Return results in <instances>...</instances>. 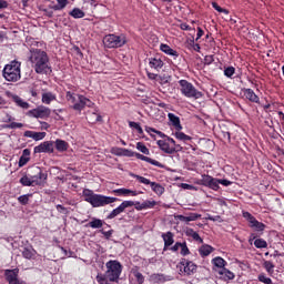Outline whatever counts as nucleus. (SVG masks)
Returning a JSON list of instances; mask_svg holds the SVG:
<instances>
[{"instance_id":"nucleus-18","label":"nucleus","mask_w":284,"mask_h":284,"mask_svg":"<svg viewBox=\"0 0 284 284\" xmlns=\"http://www.w3.org/2000/svg\"><path fill=\"white\" fill-rule=\"evenodd\" d=\"M244 97L251 101L252 103H260L261 99L258 98V95H256V93L254 92V90L252 89H244Z\"/></svg>"},{"instance_id":"nucleus-16","label":"nucleus","mask_w":284,"mask_h":284,"mask_svg":"<svg viewBox=\"0 0 284 284\" xmlns=\"http://www.w3.org/2000/svg\"><path fill=\"white\" fill-rule=\"evenodd\" d=\"M24 136L33 139V141H43L45 139V132L26 131Z\"/></svg>"},{"instance_id":"nucleus-62","label":"nucleus","mask_w":284,"mask_h":284,"mask_svg":"<svg viewBox=\"0 0 284 284\" xmlns=\"http://www.w3.org/2000/svg\"><path fill=\"white\" fill-rule=\"evenodd\" d=\"M209 221H213V222H219V223H222L223 220L221 219V215H215V216H212V215H209Z\"/></svg>"},{"instance_id":"nucleus-49","label":"nucleus","mask_w":284,"mask_h":284,"mask_svg":"<svg viewBox=\"0 0 284 284\" xmlns=\"http://www.w3.org/2000/svg\"><path fill=\"white\" fill-rule=\"evenodd\" d=\"M129 126L133 128L134 130H136V132L139 134H143V128H141V124L131 121V122H129Z\"/></svg>"},{"instance_id":"nucleus-9","label":"nucleus","mask_w":284,"mask_h":284,"mask_svg":"<svg viewBox=\"0 0 284 284\" xmlns=\"http://www.w3.org/2000/svg\"><path fill=\"white\" fill-rule=\"evenodd\" d=\"M133 179H136V181H139V183H142L143 185H150L151 190H153V192L159 196H161V194L165 192V189L161 184L152 182L144 176L133 174Z\"/></svg>"},{"instance_id":"nucleus-35","label":"nucleus","mask_w":284,"mask_h":284,"mask_svg":"<svg viewBox=\"0 0 284 284\" xmlns=\"http://www.w3.org/2000/svg\"><path fill=\"white\" fill-rule=\"evenodd\" d=\"M70 17H73V19H83L85 17V12L79 8H74L71 12H69Z\"/></svg>"},{"instance_id":"nucleus-47","label":"nucleus","mask_w":284,"mask_h":284,"mask_svg":"<svg viewBox=\"0 0 284 284\" xmlns=\"http://www.w3.org/2000/svg\"><path fill=\"white\" fill-rule=\"evenodd\" d=\"M142 205H143L144 210H152V207H154L156 205V201L146 200V201L142 202Z\"/></svg>"},{"instance_id":"nucleus-58","label":"nucleus","mask_w":284,"mask_h":284,"mask_svg":"<svg viewBox=\"0 0 284 284\" xmlns=\"http://www.w3.org/2000/svg\"><path fill=\"white\" fill-rule=\"evenodd\" d=\"M204 63L205 65H212L214 63V55H205Z\"/></svg>"},{"instance_id":"nucleus-36","label":"nucleus","mask_w":284,"mask_h":284,"mask_svg":"<svg viewBox=\"0 0 284 284\" xmlns=\"http://www.w3.org/2000/svg\"><path fill=\"white\" fill-rule=\"evenodd\" d=\"M219 274L221 276H224L225 281H233V278H234V274L227 268L220 270Z\"/></svg>"},{"instance_id":"nucleus-22","label":"nucleus","mask_w":284,"mask_h":284,"mask_svg":"<svg viewBox=\"0 0 284 284\" xmlns=\"http://www.w3.org/2000/svg\"><path fill=\"white\" fill-rule=\"evenodd\" d=\"M52 101H57V94L52 92L42 93V103H44L45 105H50Z\"/></svg>"},{"instance_id":"nucleus-34","label":"nucleus","mask_w":284,"mask_h":284,"mask_svg":"<svg viewBox=\"0 0 284 284\" xmlns=\"http://www.w3.org/2000/svg\"><path fill=\"white\" fill-rule=\"evenodd\" d=\"M34 180L32 178H30V175H24L20 179V183L21 185H23L24 187H30L32 185H34Z\"/></svg>"},{"instance_id":"nucleus-55","label":"nucleus","mask_w":284,"mask_h":284,"mask_svg":"<svg viewBox=\"0 0 284 284\" xmlns=\"http://www.w3.org/2000/svg\"><path fill=\"white\" fill-rule=\"evenodd\" d=\"M180 247H181L182 256H187V254H190V248L187 247V243L183 242Z\"/></svg>"},{"instance_id":"nucleus-24","label":"nucleus","mask_w":284,"mask_h":284,"mask_svg":"<svg viewBox=\"0 0 284 284\" xmlns=\"http://www.w3.org/2000/svg\"><path fill=\"white\" fill-rule=\"evenodd\" d=\"M162 239L164 241V248L170 247L174 244V234L172 232H166L165 234H162Z\"/></svg>"},{"instance_id":"nucleus-56","label":"nucleus","mask_w":284,"mask_h":284,"mask_svg":"<svg viewBox=\"0 0 284 284\" xmlns=\"http://www.w3.org/2000/svg\"><path fill=\"white\" fill-rule=\"evenodd\" d=\"M146 132H154V134H158L159 136H161V139H165V133H163L154 128H148Z\"/></svg>"},{"instance_id":"nucleus-40","label":"nucleus","mask_w":284,"mask_h":284,"mask_svg":"<svg viewBox=\"0 0 284 284\" xmlns=\"http://www.w3.org/2000/svg\"><path fill=\"white\" fill-rule=\"evenodd\" d=\"M250 227H253L256 232H263L265 230L263 222H258L257 220H255Z\"/></svg>"},{"instance_id":"nucleus-63","label":"nucleus","mask_w":284,"mask_h":284,"mask_svg":"<svg viewBox=\"0 0 284 284\" xmlns=\"http://www.w3.org/2000/svg\"><path fill=\"white\" fill-rule=\"evenodd\" d=\"M219 185H224V187H227L232 185V181L230 180H219Z\"/></svg>"},{"instance_id":"nucleus-43","label":"nucleus","mask_w":284,"mask_h":284,"mask_svg":"<svg viewBox=\"0 0 284 284\" xmlns=\"http://www.w3.org/2000/svg\"><path fill=\"white\" fill-rule=\"evenodd\" d=\"M119 214H123V209L121 207V205H119L116 209H114V210L108 215V219H110V220L116 219V216H119Z\"/></svg>"},{"instance_id":"nucleus-29","label":"nucleus","mask_w":284,"mask_h":284,"mask_svg":"<svg viewBox=\"0 0 284 284\" xmlns=\"http://www.w3.org/2000/svg\"><path fill=\"white\" fill-rule=\"evenodd\" d=\"M89 123H103V116L97 112H92L88 115Z\"/></svg>"},{"instance_id":"nucleus-3","label":"nucleus","mask_w":284,"mask_h":284,"mask_svg":"<svg viewBox=\"0 0 284 284\" xmlns=\"http://www.w3.org/2000/svg\"><path fill=\"white\" fill-rule=\"evenodd\" d=\"M82 194L84 196V201L90 203L92 207H105V205H110L111 203H116V201H119L118 197L97 194L90 189H84Z\"/></svg>"},{"instance_id":"nucleus-57","label":"nucleus","mask_w":284,"mask_h":284,"mask_svg":"<svg viewBox=\"0 0 284 284\" xmlns=\"http://www.w3.org/2000/svg\"><path fill=\"white\" fill-rule=\"evenodd\" d=\"M55 209L60 214H70V211L61 204H58Z\"/></svg>"},{"instance_id":"nucleus-41","label":"nucleus","mask_w":284,"mask_h":284,"mask_svg":"<svg viewBox=\"0 0 284 284\" xmlns=\"http://www.w3.org/2000/svg\"><path fill=\"white\" fill-rule=\"evenodd\" d=\"M263 267L266 270L267 274H274V263L271 261H264Z\"/></svg>"},{"instance_id":"nucleus-32","label":"nucleus","mask_w":284,"mask_h":284,"mask_svg":"<svg viewBox=\"0 0 284 284\" xmlns=\"http://www.w3.org/2000/svg\"><path fill=\"white\" fill-rule=\"evenodd\" d=\"M23 258H28L29 261L37 256V251L34 248L24 247L22 251Z\"/></svg>"},{"instance_id":"nucleus-12","label":"nucleus","mask_w":284,"mask_h":284,"mask_svg":"<svg viewBox=\"0 0 284 284\" xmlns=\"http://www.w3.org/2000/svg\"><path fill=\"white\" fill-rule=\"evenodd\" d=\"M34 154H52L54 153V142L53 141H44L40 143L38 146L33 149Z\"/></svg>"},{"instance_id":"nucleus-14","label":"nucleus","mask_w":284,"mask_h":284,"mask_svg":"<svg viewBox=\"0 0 284 284\" xmlns=\"http://www.w3.org/2000/svg\"><path fill=\"white\" fill-rule=\"evenodd\" d=\"M30 114H32V116L36 119H48V116L51 114V111L50 108L38 106L37 109L31 110Z\"/></svg>"},{"instance_id":"nucleus-5","label":"nucleus","mask_w":284,"mask_h":284,"mask_svg":"<svg viewBox=\"0 0 284 284\" xmlns=\"http://www.w3.org/2000/svg\"><path fill=\"white\" fill-rule=\"evenodd\" d=\"M2 77L9 82L19 81L21 79V62L13 60L7 64L2 71Z\"/></svg>"},{"instance_id":"nucleus-4","label":"nucleus","mask_w":284,"mask_h":284,"mask_svg":"<svg viewBox=\"0 0 284 284\" xmlns=\"http://www.w3.org/2000/svg\"><path fill=\"white\" fill-rule=\"evenodd\" d=\"M65 99L69 103H71L72 110H75V112H81L85 108H92L94 105V102L85 95L72 93V91H67Z\"/></svg>"},{"instance_id":"nucleus-25","label":"nucleus","mask_w":284,"mask_h":284,"mask_svg":"<svg viewBox=\"0 0 284 284\" xmlns=\"http://www.w3.org/2000/svg\"><path fill=\"white\" fill-rule=\"evenodd\" d=\"M53 145H55V150L58 152H67L69 144L64 140L58 139L55 142H53Z\"/></svg>"},{"instance_id":"nucleus-19","label":"nucleus","mask_w":284,"mask_h":284,"mask_svg":"<svg viewBox=\"0 0 284 284\" xmlns=\"http://www.w3.org/2000/svg\"><path fill=\"white\" fill-rule=\"evenodd\" d=\"M197 219H201V214L199 213H190L189 215H178V221H181L182 223H190L192 221H197Z\"/></svg>"},{"instance_id":"nucleus-31","label":"nucleus","mask_w":284,"mask_h":284,"mask_svg":"<svg viewBox=\"0 0 284 284\" xmlns=\"http://www.w3.org/2000/svg\"><path fill=\"white\" fill-rule=\"evenodd\" d=\"M212 263L215 267H219L220 270H225V265H227V262L221 256H217L212 260Z\"/></svg>"},{"instance_id":"nucleus-20","label":"nucleus","mask_w":284,"mask_h":284,"mask_svg":"<svg viewBox=\"0 0 284 284\" xmlns=\"http://www.w3.org/2000/svg\"><path fill=\"white\" fill-rule=\"evenodd\" d=\"M168 118L178 132L183 130V126L181 125V119L179 116H176L174 113H169Z\"/></svg>"},{"instance_id":"nucleus-27","label":"nucleus","mask_w":284,"mask_h":284,"mask_svg":"<svg viewBox=\"0 0 284 284\" xmlns=\"http://www.w3.org/2000/svg\"><path fill=\"white\" fill-rule=\"evenodd\" d=\"M85 227H92V230H101V227H103V221L93 217L92 221L85 225Z\"/></svg>"},{"instance_id":"nucleus-60","label":"nucleus","mask_w":284,"mask_h":284,"mask_svg":"<svg viewBox=\"0 0 284 284\" xmlns=\"http://www.w3.org/2000/svg\"><path fill=\"white\" fill-rule=\"evenodd\" d=\"M9 128H10L11 130H17V128H23V123L11 122V123L9 124Z\"/></svg>"},{"instance_id":"nucleus-26","label":"nucleus","mask_w":284,"mask_h":284,"mask_svg":"<svg viewBox=\"0 0 284 284\" xmlns=\"http://www.w3.org/2000/svg\"><path fill=\"white\" fill-rule=\"evenodd\" d=\"M158 145L160 150H162V152H165V154H174V151H172V148H170V144L164 140H159Z\"/></svg>"},{"instance_id":"nucleus-44","label":"nucleus","mask_w":284,"mask_h":284,"mask_svg":"<svg viewBox=\"0 0 284 284\" xmlns=\"http://www.w3.org/2000/svg\"><path fill=\"white\" fill-rule=\"evenodd\" d=\"M116 196H130V189H118L112 191Z\"/></svg>"},{"instance_id":"nucleus-1","label":"nucleus","mask_w":284,"mask_h":284,"mask_svg":"<svg viewBox=\"0 0 284 284\" xmlns=\"http://www.w3.org/2000/svg\"><path fill=\"white\" fill-rule=\"evenodd\" d=\"M30 52L29 61H31L32 68L37 74H51L52 67H50L48 53L41 49H32Z\"/></svg>"},{"instance_id":"nucleus-13","label":"nucleus","mask_w":284,"mask_h":284,"mask_svg":"<svg viewBox=\"0 0 284 284\" xmlns=\"http://www.w3.org/2000/svg\"><path fill=\"white\" fill-rule=\"evenodd\" d=\"M200 185H204L205 187H210V190H219V179L212 178L211 175H202L200 179Z\"/></svg>"},{"instance_id":"nucleus-59","label":"nucleus","mask_w":284,"mask_h":284,"mask_svg":"<svg viewBox=\"0 0 284 284\" xmlns=\"http://www.w3.org/2000/svg\"><path fill=\"white\" fill-rule=\"evenodd\" d=\"M154 281H158V283H164L165 276L163 274H155L153 275Z\"/></svg>"},{"instance_id":"nucleus-61","label":"nucleus","mask_w":284,"mask_h":284,"mask_svg":"<svg viewBox=\"0 0 284 284\" xmlns=\"http://www.w3.org/2000/svg\"><path fill=\"white\" fill-rule=\"evenodd\" d=\"M135 278H136V281H138V283L139 284H143L144 283V281H145V277H143V274H141V273H135Z\"/></svg>"},{"instance_id":"nucleus-51","label":"nucleus","mask_w":284,"mask_h":284,"mask_svg":"<svg viewBox=\"0 0 284 284\" xmlns=\"http://www.w3.org/2000/svg\"><path fill=\"white\" fill-rule=\"evenodd\" d=\"M257 278H258L260 283H264V284H274V283L272 282V278L265 276V274H260Z\"/></svg>"},{"instance_id":"nucleus-30","label":"nucleus","mask_w":284,"mask_h":284,"mask_svg":"<svg viewBox=\"0 0 284 284\" xmlns=\"http://www.w3.org/2000/svg\"><path fill=\"white\" fill-rule=\"evenodd\" d=\"M212 252H214V247H212L211 245H202L199 248V253L201 256L205 257V256H210L212 254Z\"/></svg>"},{"instance_id":"nucleus-37","label":"nucleus","mask_w":284,"mask_h":284,"mask_svg":"<svg viewBox=\"0 0 284 284\" xmlns=\"http://www.w3.org/2000/svg\"><path fill=\"white\" fill-rule=\"evenodd\" d=\"M160 79V83L162 85V90L161 92L165 93V88H168L170 85V75L165 77V75H159Z\"/></svg>"},{"instance_id":"nucleus-53","label":"nucleus","mask_w":284,"mask_h":284,"mask_svg":"<svg viewBox=\"0 0 284 284\" xmlns=\"http://www.w3.org/2000/svg\"><path fill=\"white\" fill-rule=\"evenodd\" d=\"M243 216L248 221L250 225L256 221V217H254L250 212H243Z\"/></svg>"},{"instance_id":"nucleus-48","label":"nucleus","mask_w":284,"mask_h":284,"mask_svg":"<svg viewBox=\"0 0 284 284\" xmlns=\"http://www.w3.org/2000/svg\"><path fill=\"white\" fill-rule=\"evenodd\" d=\"M133 205H135L134 201H123L120 204V207H122V211L125 212V210H128V207H133Z\"/></svg>"},{"instance_id":"nucleus-15","label":"nucleus","mask_w":284,"mask_h":284,"mask_svg":"<svg viewBox=\"0 0 284 284\" xmlns=\"http://www.w3.org/2000/svg\"><path fill=\"white\" fill-rule=\"evenodd\" d=\"M134 156L136 159H139L140 161H145L146 163H150L151 165H155V168H164V165L161 162L153 160L152 158H148L141 153H134Z\"/></svg>"},{"instance_id":"nucleus-8","label":"nucleus","mask_w":284,"mask_h":284,"mask_svg":"<svg viewBox=\"0 0 284 284\" xmlns=\"http://www.w3.org/2000/svg\"><path fill=\"white\" fill-rule=\"evenodd\" d=\"M178 270H180V274H185L186 276H192V274H196V264L194 262L189 261L186 258H182L180 263L176 265Z\"/></svg>"},{"instance_id":"nucleus-23","label":"nucleus","mask_w":284,"mask_h":284,"mask_svg":"<svg viewBox=\"0 0 284 284\" xmlns=\"http://www.w3.org/2000/svg\"><path fill=\"white\" fill-rule=\"evenodd\" d=\"M28 161H30V150L24 149L22 151V155L19 159V168H23V165H27Z\"/></svg>"},{"instance_id":"nucleus-38","label":"nucleus","mask_w":284,"mask_h":284,"mask_svg":"<svg viewBox=\"0 0 284 284\" xmlns=\"http://www.w3.org/2000/svg\"><path fill=\"white\" fill-rule=\"evenodd\" d=\"M186 236H192L194 241L203 243V239L196 233V231H194V229L186 230Z\"/></svg>"},{"instance_id":"nucleus-11","label":"nucleus","mask_w":284,"mask_h":284,"mask_svg":"<svg viewBox=\"0 0 284 284\" xmlns=\"http://www.w3.org/2000/svg\"><path fill=\"white\" fill-rule=\"evenodd\" d=\"M4 278L8 284H28L26 281L19 278V268L6 270Z\"/></svg>"},{"instance_id":"nucleus-33","label":"nucleus","mask_w":284,"mask_h":284,"mask_svg":"<svg viewBox=\"0 0 284 284\" xmlns=\"http://www.w3.org/2000/svg\"><path fill=\"white\" fill-rule=\"evenodd\" d=\"M149 65L154 70H159V68H163V61L161 59L151 58L149 61Z\"/></svg>"},{"instance_id":"nucleus-17","label":"nucleus","mask_w":284,"mask_h":284,"mask_svg":"<svg viewBox=\"0 0 284 284\" xmlns=\"http://www.w3.org/2000/svg\"><path fill=\"white\" fill-rule=\"evenodd\" d=\"M112 154H114L115 156H129V158L134 156V152L123 148L112 149Z\"/></svg>"},{"instance_id":"nucleus-54","label":"nucleus","mask_w":284,"mask_h":284,"mask_svg":"<svg viewBox=\"0 0 284 284\" xmlns=\"http://www.w3.org/2000/svg\"><path fill=\"white\" fill-rule=\"evenodd\" d=\"M65 6H68V2H65V1H58V4L52 6L51 10H63V8H65Z\"/></svg>"},{"instance_id":"nucleus-45","label":"nucleus","mask_w":284,"mask_h":284,"mask_svg":"<svg viewBox=\"0 0 284 284\" xmlns=\"http://www.w3.org/2000/svg\"><path fill=\"white\" fill-rule=\"evenodd\" d=\"M254 245L255 247H257V250H263L267 247V242L263 239H257L254 241Z\"/></svg>"},{"instance_id":"nucleus-6","label":"nucleus","mask_w":284,"mask_h":284,"mask_svg":"<svg viewBox=\"0 0 284 284\" xmlns=\"http://www.w3.org/2000/svg\"><path fill=\"white\" fill-rule=\"evenodd\" d=\"M180 92L183 94V97H186V99H201L203 97V93L192 84V82H189L187 80H180Z\"/></svg>"},{"instance_id":"nucleus-28","label":"nucleus","mask_w":284,"mask_h":284,"mask_svg":"<svg viewBox=\"0 0 284 284\" xmlns=\"http://www.w3.org/2000/svg\"><path fill=\"white\" fill-rule=\"evenodd\" d=\"M12 99L19 108H22V110L30 109V103L23 101V99H21L19 95H13Z\"/></svg>"},{"instance_id":"nucleus-10","label":"nucleus","mask_w":284,"mask_h":284,"mask_svg":"<svg viewBox=\"0 0 284 284\" xmlns=\"http://www.w3.org/2000/svg\"><path fill=\"white\" fill-rule=\"evenodd\" d=\"M29 176L33 180L34 185H41L48 179V173H44L39 166H33L29 170Z\"/></svg>"},{"instance_id":"nucleus-42","label":"nucleus","mask_w":284,"mask_h":284,"mask_svg":"<svg viewBox=\"0 0 284 284\" xmlns=\"http://www.w3.org/2000/svg\"><path fill=\"white\" fill-rule=\"evenodd\" d=\"M136 150H139V152H142V154L150 155V149H148V146H145L143 142L136 143Z\"/></svg>"},{"instance_id":"nucleus-39","label":"nucleus","mask_w":284,"mask_h":284,"mask_svg":"<svg viewBox=\"0 0 284 284\" xmlns=\"http://www.w3.org/2000/svg\"><path fill=\"white\" fill-rule=\"evenodd\" d=\"M175 138L179 141H183L184 143H187V141H192V136H190L181 131L175 132Z\"/></svg>"},{"instance_id":"nucleus-7","label":"nucleus","mask_w":284,"mask_h":284,"mask_svg":"<svg viewBox=\"0 0 284 284\" xmlns=\"http://www.w3.org/2000/svg\"><path fill=\"white\" fill-rule=\"evenodd\" d=\"M125 43H128V37H125V34L121 33L119 36L111 33V34H106L103 38V44L104 48H123V45H125Z\"/></svg>"},{"instance_id":"nucleus-64","label":"nucleus","mask_w":284,"mask_h":284,"mask_svg":"<svg viewBox=\"0 0 284 284\" xmlns=\"http://www.w3.org/2000/svg\"><path fill=\"white\" fill-rule=\"evenodd\" d=\"M171 150L173 151V154L176 152H183V146H181V144H174V148H171Z\"/></svg>"},{"instance_id":"nucleus-2","label":"nucleus","mask_w":284,"mask_h":284,"mask_svg":"<svg viewBox=\"0 0 284 284\" xmlns=\"http://www.w3.org/2000/svg\"><path fill=\"white\" fill-rule=\"evenodd\" d=\"M106 271L104 274L99 273L95 277L99 284L119 283L123 265L116 260H111L105 263Z\"/></svg>"},{"instance_id":"nucleus-21","label":"nucleus","mask_w":284,"mask_h":284,"mask_svg":"<svg viewBox=\"0 0 284 284\" xmlns=\"http://www.w3.org/2000/svg\"><path fill=\"white\" fill-rule=\"evenodd\" d=\"M160 50L162 52H164V54H168L169 57H173L174 59H176L179 57V52L176 50H174V49H171V47L168 45V44H163L162 43L160 45Z\"/></svg>"},{"instance_id":"nucleus-52","label":"nucleus","mask_w":284,"mask_h":284,"mask_svg":"<svg viewBox=\"0 0 284 284\" xmlns=\"http://www.w3.org/2000/svg\"><path fill=\"white\" fill-rule=\"evenodd\" d=\"M234 72H236V69H234V67H227L224 70V74L229 78L232 79V77H234Z\"/></svg>"},{"instance_id":"nucleus-46","label":"nucleus","mask_w":284,"mask_h":284,"mask_svg":"<svg viewBox=\"0 0 284 284\" xmlns=\"http://www.w3.org/2000/svg\"><path fill=\"white\" fill-rule=\"evenodd\" d=\"M30 196H32V194L20 195L18 197V201L21 205H28V203L30 202Z\"/></svg>"},{"instance_id":"nucleus-50","label":"nucleus","mask_w":284,"mask_h":284,"mask_svg":"<svg viewBox=\"0 0 284 284\" xmlns=\"http://www.w3.org/2000/svg\"><path fill=\"white\" fill-rule=\"evenodd\" d=\"M212 8H214L216 12H222L223 14H230V11H227V9L221 8V6H219V3L216 2H212Z\"/></svg>"}]
</instances>
